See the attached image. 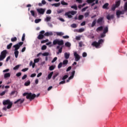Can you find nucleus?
Returning <instances> with one entry per match:
<instances>
[{
  "instance_id": "nucleus-1",
  "label": "nucleus",
  "mask_w": 127,
  "mask_h": 127,
  "mask_svg": "<svg viewBox=\"0 0 127 127\" xmlns=\"http://www.w3.org/2000/svg\"><path fill=\"white\" fill-rule=\"evenodd\" d=\"M23 96L24 97H25L26 96V98L27 99V100H30V101H32V100H34L35 99L36 97L37 98H38L39 96H40V94L38 93L37 95L35 94H33L31 92H25L23 94Z\"/></svg>"
},
{
  "instance_id": "nucleus-2",
  "label": "nucleus",
  "mask_w": 127,
  "mask_h": 127,
  "mask_svg": "<svg viewBox=\"0 0 127 127\" xmlns=\"http://www.w3.org/2000/svg\"><path fill=\"white\" fill-rule=\"evenodd\" d=\"M53 44L54 45L58 44L59 46H57V49H59L60 48V46L64 45V41L63 40H60L59 39H57L53 41Z\"/></svg>"
},
{
  "instance_id": "nucleus-3",
  "label": "nucleus",
  "mask_w": 127,
  "mask_h": 127,
  "mask_svg": "<svg viewBox=\"0 0 127 127\" xmlns=\"http://www.w3.org/2000/svg\"><path fill=\"white\" fill-rule=\"evenodd\" d=\"M103 43H104V40L101 39L98 41V42H97V41L93 42L91 45L94 46L96 48H98V47H99L101 44H103Z\"/></svg>"
},
{
  "instance_id": "nucleus-4",
  "label": "nucleus",
  "mask_w": 127,
  "mask_h": 127,
  "mask_svg": "<svg viewBox=\"0 0 127 127\" xmlns=\"http://www.w3.org/2000/svg\"><path fill=\"white\" fill-rule=\"evenodd\" d=\"M76 13H77L76 11H71L66 12L65 13V15L66 16H67V17H68V18H72V15H75V14H76Z\"/></svg>"
},
{
  "instance_id": "nucleus-5",
  "label": "nucleus",
  "mask_w": 127,
  "mask_h": 127,
  "mask_svg": "<svg viewBox=\"0 0 127 127\" xmlns=\"http://www.w3.org/2000/svg\"><path fill=\"white\" fill-rule=\"evenodd\" d=\"M97 23L99 24V25H104V24H105L104 17H101L99 18L97 20Z\"/></svg>"
},
{
  "instance_id": "nucleus-6",
  "label": "nucleus",
  "mask_w": 127,
  "mask_h": 127,
  "mask_svg": "<svg viewBox=\"0 0 127 127\" xmlns=\"http://www.w3.org/2000/svg\"><path fill=\"white\" fill-rule=\"evenodd\" d=\"M23 44V42H20L18 44L13 46L14 48H15L14 51H18V49L20 48V46H21Z\"/></svg>"
},
{
  "instance_id": "nucleus-7",
  "label": "nucleus",
  "mask_w": 127,
  "mask_h": 127,
  "mask_svg": "<svg viewBox=\"0 0 127 127\" xmlns=\"http://www.w3.org/2000/svg\"><path fill=\"white\" fill-rule=\"evenodd\" d=\"M44 33H45V31L43 30L40 32V34L38 36L37 39L39 40H41V39H43L44 38Z\"/></svg>"
},
{
  "instance_id": "nucleus-8",
  "label": "nucleus",
  "mask_w": 127,
  "mask_h": 127,
  "mask_svg": "<svg viewBox=\"0 0 127 127\" xmlns=\"http://www.w3.org/2000/svg\"><path fill=\"white\" fill-rule=\"evenodd\" d=\"M73 55L75 57V61L78 62L79 60H80L81 57H80V55H79L77 52H75L73 54Z\"/></svg>"
},
{
  "instance_id": "nucleus-9",
  "label": "nucleus",
  "mask_w": 127,
  "mask_h": 127,
  "mask_svg": "<svg viewBox=\"0 0 127 127\" xmlns=\"http://www.w3.org/2000/svg\"><path fill=\"white\" fill-rule=\"evenodd\" d=\"M37 11L39 13V14H44V13L45 12V9L40 8L37 9Z\"/></svg>"
},
{
  "instance_id": "nucleus-10",
  "label": "nucleus",
  "mask_w": 127,
  "mask_h": 127,
  "mask_svg": "<svg viewBox=\"0 0 127 127\" xmlns=\"http://www.w3.org/2000/svg\"><path fill=\"white\" fill-rule=\"evenodd\" d=\"M25 101V99L24 98H23V99H17L16 101H15L14 102V104H22L23 103V102H24Z\"/></svg>"
},
{
  "instance_id": "nucleus-11",
  "label": "nucleus",
  "mask_w": 127,
  "mask_h": 127,
  "mask_svg": "<svg viewBox=\"0 0 127 127\" xmlns=\"http://www.w3.org/2000/svg\"><path fill=\"white\" fill-rule=\"evenodd\" d=\"M125 14L124 11H122L119 10H117L116 12V15L117 16V17H118V18H119L120 15H121V14Z\"/></svg>"
},
{
  "instance_id": "nucleus-12",
  "label": "nucleus",
  "mask_w": 127,
  "mask_h": 127,
  "mask_svg": "<svg viewBox=\"0 0 127 127\" xmlns=\"http://www.w3.org/2000/svg\"><path fill=\"white\" fill-rule=\"evenodd\" d=\"M114 17H115V15L114 14H112V15L108 14L106 16L107 19H108V20H111V19H114Z\"/></svg>"
},
{
  "instance_id": "nucleus-13",
  "label": "nucleus",
  "mask_w": 127,
  "mask_h": 127,
  "mask_svg": "<svg viewBox=\"0 0 127 127\" xmlns=\"http://www.w3.org/2000/svg\"><path fill=\"white\" fill-rule=\"evenodd\" d=\"M102 8H103V9H109V3H105L103 5Z\"/></svg>"
},
{
  "instance_id": "nucleus-14",
  "label": "nucleus",
  "mask_w": 127,
  "mask_h": 127,
  "mask_svg": "<svg viewBox=\"0 0 127 127\" xmlns=\"http://www.w3.org/2000/svg\"><path fill=\"white\" fill-rule=\"evenodd\" d=\"M53 33L52 32H47L44 34L45 36H52Z\"/></svg>"
},
{
  "instance_id": "nucleus-15",
  "label": "nucleus",
  "mask_w": 127,
  "mask_h": 127,
  "mask_svg": "<svg viewBox=\"0 0 127 127\" xmlns=\"http://www.w3.org/2000/svg\"><path fill=\"white\" fill-rule=\"evenodd\" d=\"M7 53V51L6 50H3L1 52V55L2 56H3L4 57H6Z\"/></svg>"
},
{
  "instance_id": "nucleus-16",
  "label": "nucleus",
  "mask_w": 127,
  "mask_h": 127,
  "mask_svg": "<svg viewBox=\"0 0 127 127\" xmlns=\"http://www.w3.org/2000/svg\"><path fill=\"white\" fill-rule=\"evenodd\" d=\"M10 103H11V102H10V100H6L3 102V105H4V106H5V105H8Z\"/></svg>"
},
{
  "instance_id": "nucleus-17",
  "label": "nucleus",
  "mask_w": 127,
  "mask_h": 127,
  "mask_svg": "<svg viewBox=\"0 0 127 127\" xmlns=\"http://www.w3.org/2000/svg\"><path fill=\"white\" fill-rule=\"evenodd\" d=\"M103 29H104V27H103V26H101L100 27H98L96 29V31L97 32H99V31H102V30H103Z\"/></svg>"
},
{
  "instance_id": "nucleus-18",
  "label": "nucleus",
  "mask_w": 127,
  "mask_h": 127,
  "mask_svg": "<svg viewBox=\"0 0 127 127\" xmlns=\"http://www.w3.org/2000/svg\"><path fill=\"white\" fill-rule=\"evenodd\" d=\"M108 32H109V27L107 26L104 28L103 33L106 34V33H108Z\"/></svg>"
},
{
  "instance_id": "nucleus-19",
  "label": "nucleus",
  "mask_w": 127,
  "mask_h": 127,
  "mask_svg": "<svg viewBox=\"0 0 127 127\" xmlns=\"http://www.w3.org/2000/svg\"><path fill=\"white\" fill-rule=\"evenodd\" d=\"M56 34L57 36H63L64 35V33L62 32H57Z\"/></svg>"
},
{
  "instance_id": "nucleus-20",
  "label": "nucleus",
  "mask_w": 127,
  "mask_h": 127,
  "mask_svg": "<svg viewBox=\"0 0 127 127\" xmlns=\"http://www.w3.org/2000/svg\"><path fill=\"white\" fill-rule=\"evenodd\" d=\"M60 2L59 3H53L52 4V6H55V7H58V6H60L61 5Z\"/></svg>"
},
{
  "instance_id": "nucleus-21",
  "label": "nucleus",
  "mask_w": 127,
  "mask_h": 127,
  "mask_svg": "<svg viewBox=\"0 0 127 127\" xmlns=\"http://www.w3.org/2000/svg\"><path fill=\"white\" fill-rule=\"evenodd\" d=\"M42 4H46V1L45 0H42V3H39L38 5L39 6H42Z\"/></svg>"
},
{
  "instance_id": "nucleus-22",
  "label": "nucleus",
  "mask_w": 127,
  "mask_h": 127,
  "mask_svg": "<svg viewBox=\"0 0 127 127\" xmlns=\"http://www.w3.org/2000/svg\"><path fill=\"white\" fill-rule=\"evenodd\" d=\"M14 54L15 58H17V57H18V54H19V52L18 51H14Z\"/></svg>"
},
{
  "instance_id": "nucleus-23",
  "label": "nucleus",
  "mask_w": 127,
  "mask_h": 127,
  "mask_svg": "<svg viewBox=\"0 0 127 127\" xmlns=\"http://www.w3.org/2000/svg\"><path fill=\"white\" fill-rule=\"evenodd\" d=\"M58 75H59V73L58 72H56L55 74H54L52 77L53 80H55V78L56 77H57V76H58Z\"/></svg>"
},
{
  "instance_id": "nucleus-24",
  "label": "nucleus",
  "mask_w": 127,
  "mask_h": 127,
  "mask_svg": "<svg viewBox=\"0 0 127 127\" xmlns=\"http://www.w3.org/2000/svg\"><path fill=\"white\" fill-rule=\"evenodd\" d=\"M115 5L117 7H119V6L120 5H121V0H118L116 2V4H115Z\"/></svg>"
},
{
  "instance_id": "nucleus-25",
  "label": "nucleus",
  "mask_w": 127,
  "mask_h": 127,
  "mask_svg": "<svg viewBox=\"0 0 127 127\" xmlns=\"http://www.w3.org/2000/svg\"><path fill=\"white\" fill-rule=\"evenodd\" d=\"M10 77V73H6L4 74V78H9Z\"/></svg>"
},
{
  "instance_id": "nucleus-26",
  "label": "nucleus",
  "mask_w": 127,
  "mask_h": 127,
  "mask_svg": "<svg viewBox=\"0 0 127 127\" xmlns=\"http://www.w3.org/2000/svg\"><path fill=\"white\" fill-rule=\"evenodd\" d=\"M64 57H65V59H69V57H70V54L65 53L64 54Z\"/></svg>"
},
{
  "instance_id": "nucleus-27",
  "label": "nucleus",
  "mask_w": 127,
  "mask_h": 127,
  "mask_svg": "<svg viewBox=\"0 0 127 127\" xmlns=\"http://www.w3.org/2000/svg\"><path fill=\"white\" fill-rule=\"evenodd\" d=\"M52 75H53V71H52L50 73H49L48 75V78L49 80H50L52 77Z\"/></svg>"
},
{
  "instance_id": "nucleus-28",
  "label": "nucleus",
  "mask_w": 127,
  "mask_h": 127,
  "mask_svg": "<svg viewBox=\"0 0 127 127\" xmlns=\"http://www.w3.org/2000/svg\"><path fill=\"white\" fill-rule=\"evenodd\" d=\"M11 41L12 42H15V41H17V38H16V37L11 38Z\"/></svg>"
},
{
  "instance_id": "nucleus-29",
  "label": "nucleus",
  "mask_w": 127,
  "mask_h": 127,
  "mask_svg": "<svg viewBox=\"0 0 127 127\" xmlns=\"http://www.w3.org/2000/svg\"><path fill=\"white\" fill-rule=\"evenodd\" d=\"M96 23H97V20H93V21L92 22V23L91 24V27H94V26H95V25H96Z\"/></svg>"
},
{
  "instance_id": "nucleus-30",
  "label": "nucleus",
  "mask_w": 127,
  "mask_h": 127,
  "mask_svg": "<svg viewBox=\"0 0 127 127\" xmlns=\"http://www.w3.org/2000/svg\"><path fill=\"white\" fill-rule=\"evenodd\" d=\"M30 12L31 13V15L32 16H34V17H36V15H35V12H34V11L33 10H31Z\"/></svg>"
},
{
  "instance_id": "nucleus-31",
  "label": "nucleus",
  "mask_w": 127,
  "mask_h": 127,
  "mask_svg": "<svg viewBox=\"0 0 127 127\" xmlns=\"http://www.w3.org/2000/svg\"><path fill=\"white\" fill-rule=\"evenodd\" d=\"M7 109H9L12 107V102H10V104H7Z\"/></svg>"
},
{
  "instance_id": "nucleus-32",
  "label": "nucleus",
  "mask_w": 127,
  "mask_h": 127,
  "mask_svg": "<svg viewBox=\"0 0 127 127\" xmlns=\"http://www.w3.org/2000/svg\"><path fill=\"white\" fill-rule=\"evenodd\" d=\"M29 85H30V80H28L24 83V85L26 86H29Z\"/></svg>"
},
{
  "instance_id": "nucleus-33",
  "label": "nucleus",
  "mask_w": 127,
  "mask_h": 127,
  "mask_svg": "<svg viewBox=\"0 0 127 127\" xmlns=\"http://www.w3.org/2000/svg\"><path fill=\"white\" fill-rule=\"evenodd\" d=\"M65 46L66 47H71V44L69 43V42H67L65 43Z\"/></svg>"
},
{
  "instance_id": "nucleus-34",
  "label": "nucleus",
  "mask_w": 127,
  "mask_h": 127,
  "mask_svg": "<svg viewBox=\"0 0 127 127\" xmlns=\"http://www.w3.org/2000/svg\"><path fill=\"white\" fill-rule=\"evenodd\" d=\"M61 4H62V5H68V3L65 2L64 0H63L61 1Z\"/></svg>"
},
{
  "instance_id": "nucleus-35",
  "label": "nucleus",
  "mask_w": 127,
  "mask_h": 127,
  "mask_svg": "<svg viewBox=\"0 0 127 127\" xmlns=\"http://www.w3.org/2000/svg\"><path fill=\"white\" fill-rule=\"evenodd\" d=\"M6 92H7V90H5V91H2L1 93H0V96H4Z\"/></svg>"
},
{
  "instance_id": "nucleus-36",
  "label": "nucleus",
  "mask_w": 127,
  "mask_h": 127,
  "mask_svg": "<svg viewBox=\"0 0 127 127\" xmlns=\"http://www.w3.org/2000/svg\"><path fill=\"white\" fill-rule=\"evenodd\" d=\"M19 67H20V64H18L16 65L15 67H13V70H18V69L19 68Z\"/></svg>"
},
{
  "instance_id": "nucleus-37",
  "label": "nucleus",
  "mask_w": 127,
  "mask_h": 127,
  "mask_svg": "<svg viewBox=\"0 0 127 127\" xmlns=\"http://www.w3.org/2000/svg\"><path fill=\"white\" fill-rule=\"evenodd\" d=\"M95 0H87L86 2H87V3H93Z\"/></svg>"
},
{
  "instance_id": "nucleus-38",
  "label": "nucleus",
  "mask_w": 127,
  "mask_h": 127,
  "mask_svg": "<svg viewBox=\"0 0 127 127\" xmlns=\"http://www.w3.org/2000/svg\"><path fill=\"white\" fill-rule=\"evenodd\" d=\"M57 11V13H58V14L62 13V12H64V9H61L60 10H58Z\"/></svg>"
},
{
  "instance_id": "nucleus-39",
  "label": "nucleus",
  "mask_w": 127,
  "mask_h": 127,
  "mask_svg": "<svg viewBox=\"0 0 127 127\" xmlns=\"http://www.w3.org/2000/svg\"><path fill=\"white\" fill-rule=\"evenodd\" d=\"M42 56H46V57H47V56H49V53L48 52H45L43 54H42Z\"/></svg>"
},
{
  "instance_id": "nucleus-40",
  "label": "nucleus",
  "mask_w": 127,
  "mask_h": 127,
  "mask_svg": "<svg viewBox=\"0 0 127 127\" xmlns=\"http://www.w3.org/2000/svg\"><path fill=\"white\" fill-rule=\"evenodd\" d=\"M63 49V47L60 48V49L59 50V52L57 53V54L59 55L60 53H62V50Z\"/></svg>"
},
{
  "instance_id": "nucleus-41",
  "label": "nucleus",
  "mask_w": 127,
  "mask_h": 127,
  "mask_svg": "<svg viewBox=\"0 0 127 127\" xmlns=\"http://www.w3.org/2000/svg\"><path fill=\"white\" fill-rule=\"evenodd\" d=\"M12 46V43H11L7 46V49H10Z\"/></svg>"
},
{
  "instance_id": "nucleus-42",
  "label": "nucleus",
  "mask_w": 127,
  "mask_h": 127,
  "mask_svg": "<svg viewBox=\"0 0 127 127\" xmlns=\"http://www.w3.org/2000/svg\"><path fill=\"white\" fill-rule=\"evenodd\" d=\"M54 69H55V67H54V65H51L49 67L50 71H53Z\"/></svg>"
},
{
  "instance_id": "nucleus-43",
  "label": "nucleus",
  "mask_w": 127,
  "mask_h": 127,
  "mask_svg": "<svg viewBox=\"0 0 127 127\" xmlns=\"http://www.w3.org/2000/svg\"><path fill=\"white\" fill-rule=\"evenodd\" d=\"M71 8H74V9H75V10H77V9H78V8L77 7V5L75 4L73 6H71Z\"/></svg>"
},
{
  "instance_id": "nucleus-44",
  "label": "nucleus",
  "mask_w": 127,
  "mask_h": 127,
  "mask_svg": "<svg viewBox=\"0 0 127 127\" xmlns=\"http://www.w3.org/2000/svg\"><path fill=\"white\" fill-rule=\"evenodd\" d=\"M46 49H47V46L46 45H43L41 48L42 50H46Z\"/></svg>"
},
{
  "instance_id": "nucleus-45",
  "label": "nucleus",
  "mask_w": 127,
  "mask_h": 127,
  "mask_svg": "<svg viewBox=\"0 0 127 127\" xmlns=\"http://www.w3.org/2000/svg\"><path fill=\"white\" fill-rule=\"evenodd\" d=\"M84 18V16L83 15H80L78 16V20H82Z\"/></svg>"
},
{
  "instance_id": "nucleus-46",
  "label": "nucleus",
  "mask_w": 127,
  "mask_h": 127,
  "mask_svg": "<svg viewBox=\"0 0 127 127\" xmlns=\"http://www.w3.org/2000/svg\"><path fill=\"white\" fill-rule=\"evenodd\" d=\"M41 21V19H37L35 20V23H39Z\"/></svg>"
},
{
  "instance_id": "nucleus-47",
  "label": "nucleus",
  "mask_w": 127,
  "mask_h": 127,
  "mask_svg": "<svg viewBox=\"0 0 127 127\" xmlns=\"http://www.w3.org/2000/svg\"><path fill=\"white\" fill-rule=\"evenodd\" d=\"M116 8H117V7L115 6V4H113L111 8L112 10H113L114 11L116 10Z\"/></svg>"
},
{
  "instance_id": "nucleus-48",
  "label": "nucleus",
  "mask_w": 127,
  "mask_h": 127,
  "mask_svg": "<svg viewBox=\"0 0 127 127\" xmlns=\"http://www.w3.org/2000/svg\"><path fill=\"white\" fill-rule=\"evenodd\" d=\"M63 65H67L68 64V60H64L63 63Z\"/></svg>"
},
{
  "instance_id": "nucleus-49",
  "label": "nucleus",
  "mask_w": 127,
  "mask_h": 127,
  "mask_svg": "<svg viewBox=\"0 0 127 127\" xmlns=\"http://www.w3.org/2000/svg\"><path fill=\"white\" fill-rule=\"evenodd\" d=\"M71 27H72V28H76L77 25L76 24H72L71 25Z\"/></svg>"
},
{
  "instance_id": "nucleus-50",
  "label": "nucleus",
  "mask_w": 127,
  "mask_h": 127,
  "mask_svg": "<svg viewBox=\"0 0 127 127\" xmlns=\"http://www.w3.org/2000/svg\"><path fill=\"white\" fill-rule=\"evenodd\" d=\"M51 20V17H47L45 19L46 21H50Z\"/></svg>"
},
{
  "instance_id": "nucleus-51",
  "label": "nucleus",
  "mask_w": 127,
  "mask_h": 127,
  "mask_svg": "<svg viewBox=\"0 0 127 127\" xmlns=\"http://www.w3.org/2000/svg\"><path fill=\"white\" fill-rule=\"evenodd\" d=\"M89 14H90V12H85L84 14L85 17V18L88 17L89 16Z\"/></svg>"
},
{
  "instance_id": "nucleus-52",
  "label": "nucleus",
  "mask_w": 127,
  "mask_h": 127,
  "mask_svg": "<svg viewBox=\"0 0 127 127\" xmlns=\"http://www.w3.org/2000/svg\"><path fill=\"white\" fill-rule=\"evenodd\" d=\"M85 31V29L84 28H80L78 30V32L81 33V32H84Z\"/></svg>"
},
{
  "instance_id": "nucleus-53",
  "label": "nucleus",
  "mask_w": 127,
  "mask_h": 127,
  "mask_svg": "<svg viewBox=\"0 0 127 127\" xmlns=\"http://www.w3.org/2000/svg\"><path fill=\"white\" fill-rule=\"evenodd\" d=\"M49 40L48 39H46L45 40L41 41V43L43 44V43H46V42H48Z\"/></svg>"
},
{
  "instance_id": "nucleus-54",
  "label": "nucleus",
  "mask_w": 127,
  "mask_h": 127,
  "mask_svg": "<svg viewBox=\"0 0 127 127\" xmlns=\"http://www.w3.org/2000/svg\"><path fill=\"white\" fill-rule=\"evenodd\" d=\"M5 58V57H4L3 56H1V55H0V61H2V60H3V59Z\"/></svg>"
},
{
  "instance_id": "nucleus-55",
  "label": "nucleus",
  "mask_w": 127,
  "mask_h": 127,
  "mask_svg": "<svg viewBox=\"0 0 127 127\" xmlns=\"http://www.w3.org/2000/svg\"><path fill=\"white\" fill-rule=\"evenodd\" d=\"M25 40V34H23L22 37V41Z\"/></svg>"
},
{
  "instance_id": "nucleus-56",
  "label": "nucleus",
  "mask_w": 127,
  "mask_h": 127,
  "mask_svg": "<svg viewBox=\"0 0 127 127\" xmlns=\"http://www.w3.org/2000/svg\"><path fill=\"white\" fill-rule=\"evenodd\" d=\"M67 78H68V75H65L63 76L62 80H66V79H67Z\"/></svg>"
},
{
  "instance_id": "nucleus-57",
  "label": "nucleus",
  "mask_w": 127,
  "mask_h": 127,
  "mask_svg": "<svg viewBox=\"0 0 127 127\" xmlns=\"http://www.w3.org/2000/svg\"><path fill=\"white\" fill-rule=\"evenodd\" d=\"M39 59H35L34 60V63H38V62H39Z\"/></svg>"
},
{
  "instance_id": "nucleus-58",
  "label": "nucleus",
  "mask_w": 127,
  "mask_h": 127,
  "mask_svg": "<svg viewBox=\"0 0 127 127\" xmlns=\"http://www.w3.org/2000/svg\"><path fill=\"white\" fill-rule=\"evenodd\" d=\"M106 36V33H104V32L102 34H101V38H104Z\"/></svg>"
},
{
  "instance_id": "nucleus-59",
  "label": "nucleus",
  "mask_w": 127,
  "mask_h": 127,
  "mask_svg": "<svg viewBox=\"0 0 127 127\" xmlns=\"http://www.w3.org/2000/svg\"><path fill=\"white\" fill-rule=\"evenodd\" d=\"M28 68H25L21 70L22 72H26V71H28Z\"/></svg>"
},
{
  "instance_id": "nucleus-60",
  "label": "nucleus",
  "mask_w": 127,
  "mask_h": 127,
  "mask_svg": "<svg viewBox=\"0 0 127 127\" xmlns=\"http://www.w3.org/2000/svg\"><path fill=\"white\" fill-rule=\"evenodd\" d=\"M57 61V57H55L52 61V63H54L56 61Z\"/></svg>"
},
{
  "instance_id": "nucleus-61",
  "label": "nucleus",
  "mask_w": 127,
  "mask_h": 127,
  "mask_svg": "<svg viewBox=\"0 0 127 127\" xmlns=\"http://www.w3.org/2000/svg\"><path fill=\"white\" fill-rule=\"evenodd\" d=\"M16 77H20L21 76V72H18L16 74Z\"/></svg>"
},
{
  "instance_id": "nucleus-62",
  "label": "nucleus",
  "mask_w": 127,
  "mask_h": 127,
  "mask_svg": "<svg viewBox=\"0 0 127 127\" xmlns=\"http://www.w3.org/2000/svg\"><path fill=\"white\" fill-rule=\"evenodd\" d=\"M52 12V11L51 9H49L47 11L46 13L47 14H50Z\"/></svg>"
},
{
  "instance_id": "nucleus-63",
  "label": "nucleus",
  "mask_w": 127,
  "mask_h": 127,
  "mask_svg": "<svg viewBox=\"0 0 127 127\" xmlns=\"http://www.w3.org/2000/svg\"><path fill=\"white\" fill-rule=\"evenodd\" d=\"M62 63H60L58 66V68H59V69H60V68H61V67H62Z\"/></svg>"
},
{
  "instance_id": "nucleus-64",
  "label": "nucleus",
  "mask_w": 127,
  "mask_h": 127,
  "mask_svg": "<svg viewBox=\"0 0 127 127\" xmlns=\"http://www.w3.org/2000/svg\"><path fill=\"white\" fill-rule=\"evenodd\" d=\"M124 9L125 10H127V2L125 4Z\"/></svg>"
}]
</instances>
